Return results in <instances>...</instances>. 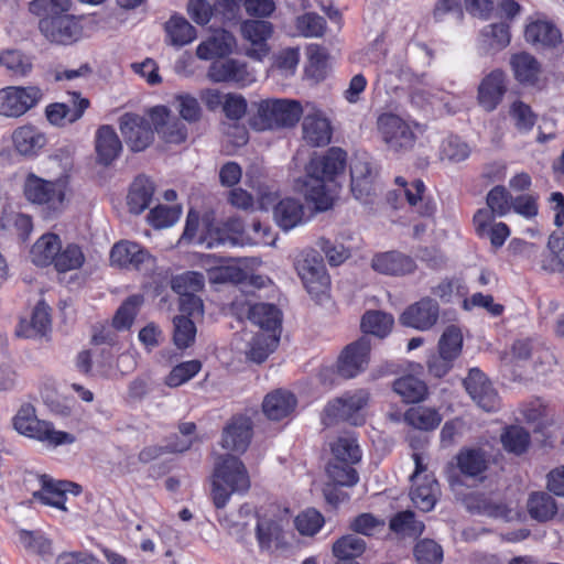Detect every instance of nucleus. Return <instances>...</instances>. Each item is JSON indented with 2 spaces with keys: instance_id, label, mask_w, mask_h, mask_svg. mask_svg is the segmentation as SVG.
Segmentation results:
<instances>
[{
  "instance_id": "obj_1",
  "label": "nucleus",
  "mask_w": 564,
  "mask_h": 564,
  "mask_svg": "<svg viewBox=\"0 0 564 564\" xmlns=\"http://www.w3.org/2000/svg\"><path fill=\"white\" fill-rule=\"evenodd\" d=\"M345 165L346 153L339 148H332L326 154L312 158L306 165V175L296 182V187L316 212L333 207L340 188L338 178Z\"/></svg>"
},
{
  "instance_id": "obj_2",
  "label": "nucleus",
  "mask_w": 564,
  "mask_h": 564,
  "mask_svg": "<svg viewBox=\"0 0 564 564\" xmlns=\"http://www.w3.org/2000/svg\"><path fill=\"white\" fill-rule=\"evenodd\" d=\"M47 163L57 165L59 170L56 173H51V170H47L44 175L34 171L26 172L22 184V193L30 204L42 207L51 215H58L65 210L68 204L70 175L61 165L57 158H48Z\"/></svg>"
},
{
  "instance_id": "obj_3",
  "label": "nucleus",
  "mask_w": 564,
  "mask_h": 564,
  "mask_svg": "<svg viewBox=\"0 0 564 564\" xmlns=\"http://www.w3.org/2000/svg\"><path fill=\"white\" fill-rule=\"evenodd\" d=\"M250 477L245 464L237 457L225 455L215 464L212 476V499L216 508H224L232 494H245Z\"/></svg>"
},
{
  "instance_id": "obj_4",
  "label": "nucleus",
  "mask_w": 564,
  "mask_h": 564,
  "mask_svg": "<svg viewBox=\"0 0 564 564\" xmlns=\"http://www.w3.org/2000/svg\"><path fill=\"white\" fill-rule=\"evenodd\" d=\"M256 107L250 124L258 131L294 127L303 113L301 104L291 99L261 100Z\"/></svg>"
},
{
  "instance_id": "obj_5",
  "label": "nucleus",
  "mask_w": 564,
  "mask_h": 564,
  "mask_svg": "<svg viewBox=\"0 0 564 564\" xmlns=\"http://www.w3.org/2000/svg\"><path fill=\"white\" fill-rule=\"evenodd\" d=\"M13 426L18 433L50 446L56 447L75 442L73 434L55 430L52 423L39 420L34 408L30 404L20 408L13 417Z\"/></svg>"
},
{
  "instance_id": "obj_6",
  "label": "nucleus",
  "mask_w": 564,
  "mask_h": 564,
  "mask_svg": "<svg viewBox=\"0 0 564 564\" xmlns=\"http://www.w3.org/2000/svg\"><path fill=\"white\" fill-rule=\"evenodd\" d=\"M276 198V193L268 187H261L258 192L259 208L267 210L273 207L274 221L282 230L289 231L308 220L304 205L299 198L284 197L279 202Z\"/></svg>"
},
{
  "instance_id": "obj_7",
  "label": "nucleus",
  "mask_w": 564,
  "mask_h": 564,
  "mask_svg": "<svg viewBox=\"0 0 564 564\" xmlns=\"http://www.w3.org/2000/svg\"><path fill=\"white\" fill-rule=\"evenodd\" d=\"M369 399L368 390L358 389L330 401L324 409L323 424L328 426L337 420H344L354 425H361L365 422V410Z\"/></svg>"
},
{
  "instance_id": "obj_8",
  "label": "nucleus",
  "mask_w": 564,
  "mask_h": 564,
  "mask_svg": "<svg viewBox=\"0 0 564 564\" xmlns=\"http://www.w3.org/2000/svg\"><path fill=\"white\" fill-rule=\"evenodd\" d=\"M294 267L308 294L321 301L330 284L322 257L315 250H304L296 257Z\"/></svg>"
},
{
  "instance_id": "obj_9",
  "label": "nucleus",
  "mask_w": 564,
  "mask_h": 564,
  "mask_svg": "<svg viewBox=\"0 0 564 564\" xmlns=\"http://www.w3.org/2000/svg\"><path fill=\"white\" fill-rule=\"evenodd\" d=\"M43 96V90L34 85L0 88V116L18 119L35 108Z\"/></svg>"
},
{
  "instance_id": "obj_10",
  "label": "nucleus",
  "mask_w": 564,
  "mask_h": 564,
  "mask_svg": "<svg viewBox=\"0 0 564 564\" xmlns=\"http://www.w3.org/2000/svg\"><path fill=\"white\" fill-rule=\"evenodd\" d=\"M39 29L50 43L57 45H72L84 35L80 18L69 13L41 19Z\"/></svg>"
},
{
  "instance_id": "obj_11",
  "label": "nucleus",
  "mask_w": 564,
  "mask_h": 564,
  "mask_svg": "<svg viewBox=\"0 0 564 564\" xmlns=\"http://www.w3.org/2000/svg\"><path fill=\"white\" fill-rule=\"evenodd\" d=\"M377 128L382 141L394 152L410 150L415 143L416 137L412 126L397 115H380Z\"/></svg>"
},
{
  "instance_id": "obj_12",
  "label": "nucleus",
  "mask_w": 564,
  "mask_h": 564,
  "mask_svg": "<svg viewBox=\"0 0 564 564\" xmlns=\"http://www.w3.org/2000/svg\"><path fill=\"white\" fill-rule=\"evenodd\" d=\"M302 139L311 147H326L333 137V124L324 110L313 104L303 108Z\"/></svg>"
},
{
  "instance_id": "obj_13",
  "label": "nucleus",
  "mask_w": 564,
  "mask_h": 564,
  "mask_svg": "<svg viewBox=\"0 0 564 564\" xmlns=\"http://www.w3.org/2000/svg\"><path fill=\"white\" fill-rule=\"evenodd\" d=\"M415 470L411 475L412 487L410 498L413 505L420 510L431 511L437 500L440 492L437 481L432 475L425 474L426 467L420 454H413Z\"/></svg>"
},
{
  "instance_id": "obj_14",
  "label": "nucleus",
  "mask_w": 564,
  "mask_h": 564,
  "mask_svg": "<svg viewBox=\"0 0 564 564\" xmlns=\"http://www.w3.org/2000/svg\"><path fill=\"white\" fill-rule=\"evenodd\" d=\"M195 242L212 249L219 246H245L250 243V239L245 236L242 221L230 218L221 225L208 224L204 235Z\"/></svg>"
},
{
  "instance_id": "obj_15",
  "label": "nucleus",
  "mask_w": 564,
  "mask_h": 564,
  "mask_svg": "<svg viewBox=\"0 0 564 564\" xmlns=\"http://www.w3.org/2000/svg\"><path fill=\"white\" fill-rule=\"evenodd\" d=\"M110 260L113 265L127 270L150 271L155 265V258L145 248L129 240L113 245Z\"/></svg>"
},
{
  "instance_id": "obj_16",
  "label": "nucleus",
  "mask_w": 564,
  "mask_h": 564,
  "mask_svg": "<svg viewBox=\"0 0 564 564\" xmlns=\"http://www.w3.org/2000/svg\"><path fill=\"white\" fill-rule=\"evenodd\" d=\"M206 76L213 83H230L238 87H247L257 79L247 63L236 58L213 62Z\"/></svg>"
},
{
  "instance_id": "obj_17",
  "label": "nucleus",
  "mask_w": 564,
  "mask_h": 564,
  "mask_svg": "<svg viewBox=\"0 0 564 564\" xmlns=\"http://www.w3.org/2000/svg\"><path fill=\"white\" fill-rule=\"evenodd\" d=\"M147 116L154 131L165 143L180 144L187 139L186 126L166 106H154L147 111Z\"/></svg>"
},
{
  "instance_id": "obj_18",
  "label": "nucleus",
  "mask_w": 564,
  "mask_h": 564,
  "mask_svg": "<svg viewBox=\"0 0 564 564\" xmlns=\"http://www.w3.org/2000/svg\"><path fill=\"white\" fill-rule=\"evenodd\" d=\"M10 140L14 153L24 159L37 158L48 143L47 134L33 123H24L14 128Z\"/></svg>"
},
{
  "instance_id": "obj_19",
  "label": "nucleus",
  "mask_w": 564,
  "mask_h": 564,
  "mask_svg": "<svg viewBox=\"0 0 564 564\" xmlns=\"http://www.w3.org/2000/svg\"><path fill=\"white\" fill-rule=\"evenodd\" d=\"M285 521L276 514L261 513L257 517L256 540L260 552L272 553L285 544Z\"/></svg>"
},
{
  "instance_id": "obj_20",
  "label": "nucleus",
  "mask_w": 564,
  "mask_h": 564,
  "mask_svg": "<svg viewBox=\"0 0 564 564\" xmlns=\"http://www.w3.org/2000/svg\"><path fill=\"white\" fill-rule=\"evenodd\" d=\"M151 126L150 120L133 113H124L119 121L124 141L135 152L143 151L153 142L155 131Z\"/></svg>"
},
{
  "instance_id": "obj_21",
  "label": "nucleus",
  "mask_w": 564,
  "mask_h": 564,
  "mask_svg": "<svg viewBox=\"0 0 564 564\" xmlns=\"http://www.w3.org/2000/svg\"><path fill=\"white\" fill-rule=\"evenodd\" d=\"M351 193L362 204H371L377 195L375 174L366 156H355L350 163Z\"/></svg>"
},
{
  "instance_id": "obj_22",
  "label": "nucleus",
  "mask_w": 564,
  "mask_h": 564,
  "mask_svg": "<svg viewBox=\"0 0 564 564\" xmlns=\"http://www.w3.org/2000/svg\"><path fill=\"white\" fill-rule=\"evenodd\" d=\"M40 488L34 490L32 496L43 505L51 506L61 510H66V494L78 495L80 486L70 481H55L46 475L37 477Z\"/></svg>"
},
{
  "instance_id": "obj_23",
  "label": "nucleus",
  "mask_w": 564,
  "mask_h": 564,
  "mask_svg": "<svg viewBox=\"0 0 564 564\" xmlns=\"http://www.w3.org/2000/svg\"><path fill=\"white\" fill-rule=\"evenodd\" d=\"M507 93V75L501 69L488 73L477 88V102L486 112L495 111Z\"/></svg>"
},
{
  "instance_id": "obj_24",
  "label": "nucleus",
  "mask_w": 564,
  "mask_h": 564,
  "mask_svg": "<svg viewBox=\"0 0 564 564\" xmlns=\"http://www.w3.org/2000/svg\"><path fill=\"white\" fill-rule=\"evenodd\" d=\"M369 354L370 341L367 337H361L349 344L338 358V373L346 379L356 377L368 366Z\"/></svg>"
},
{
  "instance_id": "obj_25",
  "label": "nucleus",
  "mask_w": 564,
  "mask_h": 564,
  "mask_svg": "<svg viewBox=\"0 0 564 564\" xmlns=\"http://www.w3.org/2000/svg\"><path fill=\"white\" fill-rule=\"evenodd\" d=\"M69 97V105L54 102L45 107V117L52 126L65 127L72 124L79 120L89 107V100L82 97L78 93H70Z\"/></svg>"
},
{
  "instance_id": "obj_26",
  "label": "nucleus",
  "mask_w": 564,
  "mask_h": 564,
  "mask_svg": "<svg viewBox=\"0 0 564 564\" xmlns=\"http://www.w3.org/2000/svg\"><path fill=\"white\" fill-rule=\"evenodd\" d=\"M464 386L470 398L484 411L491 412L499 408L500 400L496 390L479 369H470Z\"/></svg>"
},
{
  "instance_id": "obj_27",
  "label": "nucleus",
  "mask_w": 564,
  "mask_h": 564,
  "mask_svg": "<svg viewBox=\"0 0 564 564\" xmlns=\"http://www.w3.org/2000/svg\"><path fill=\"white\" fill-rule=\"evenodd\" d=\"M438 304L431 299L410 305L400 316V323L417 330L431 329L438 319Z\"/></svg>"
},
{
  "instance_id": "obj_28",
  "label": "nucleus",
  "mask_w": 564,
  "mask_h": 564,
  "mask_svg": "<svg viewBox=\"0 0 564 564\" xmlns=\"http://www.w3.org/2000/svg\"><path fill=\"white\" fill-rule=\"evenodd\" d=\"M371 268L379 274L399 276L412 273L416 265L414 260L406 254L387 251L372 257Z\"/></svg>"
},
{
  "instance_id": "obj_29",
  "label": "nucleus",
  "mask_w": 564,
  "mask_h": 564,
  "mask_svg": "<svg viewBox=\"0 0 564 564\" xmlns=\"http://www.w3.org/2000/svg\"><path fill=\"white\" fill-rule=\"evenodd\" d=\"M235 47V36L225 29H218L197 45L196 56L203 61L221 58L231 54Z\"/></svg>"
},
{
  "instance_id": "obj_30",
  "label": "nucleus",
  "mask_w": 564,
  "mask_h": 564,
  "mask_svg": "<svg viewBox=\"0 0 564 564\" xmlns=\"http://www.w3.org/2000/svg\"><path fill=\"white\" fill-rule=\"evenodd\" d=\"M273 32L272 24L263 20H249L241 25L243 39L253 46L248 51L250 57L262 59L269 52L268 39Z\"/></svg>"
},
{
  "instance_id": "obj_31",
  "label": "nucleus",
  "mask_w": 564,
  "mask_h": 564,
  "mask_svg": "<svg viewBox=\"0 0 564 564\" xmlns=\"http://www.w3.org/2000/svg\"><path fill=\"white\" fill-rule=\"evenodd\" d=\"M252 437V423L246 416H236L224 429L221 446L225 449L243 453Z\"/></svg>"
},
{
  "instance_id": "obj_32",
  "label": "nucleus",
  "mask_w": 564,
  "mask_h": 564,
  "mask_svg": "<svg viewBox=\"0 0 564 564\" xmlns=\"http://www.w3.org/2000/svg\"><path fill=\"white\" fill-rule=\"evenodd\" d=\"M527 42L543 47H556L562 42V34L555 24L546 19L530 21L524 30Z\"/></svg>"
},
{
  "instance_id": "obj_33",
  "label": "nucleus",
  "mask_w": 564,
  "mask_h": 564,
  "mask_svg": "<svg viewBox=\"0 0 564 564\" xmlns=\"http://www.w3.org/2000/svg\"><path fill=\"white\" fill-rule=\"evenodd\" d=\"M95 148L98 161L108 165L118 158L122 144L112 127L101 126L96 132Z\"/></svg>"
},
{
  "instance_id": "obj_34",
  "label": "nucleus",
  "mask_w": 564,
  "mask_h": 564,
  "mask_svg": "<svg viewBox=\"0 0 564 564\" xmlns=\"http://www.w3.org/2000/svg\"><path fill=\"white\" fill-rule=\"evenodd\" d=\"M248 319L264 332L281 334V311L273 304L257 303L248 308Z\"/></svg>"
},
{
  "instance_id": "obj_35",
  "label": "nucleus",
  "mask_w": 564,
  "mask_h": 564,
  "mask_svg": "<svg viewBox=\"0 0 564 564\" xmlns=\"http://www.w3.org/2000/svg\"><path fill=\"white\" fill-rule=\"evenodd\" d=\"M395 182L401 186L409 205L414 207L417 214L431 217L435 213L436 206L424 196L425 185L421 180L408 184L402 177H397Z\"/></svg>"
},
{
  "instance_id": "obj_36",
  "label": "nucleus",
  "mask_w": 564,
  "mask_h": 564,
  "mask_svg": "<svg viewBox=\"0 0 564 564\" xmlns=\"http://www.w3.org/2000/svg\"><path fill=\"white\" fill-rule=\"evenodd\" d=\"M530 358L533 360L535 367L538 364L547 366L554 364V357L549 349L531 339L517 340L511 348L510 361H525Z\"/></svg>"
},
{
  "instance_id": "obj_37",
  "label": "nucleus",
  "mask_w": 564,
  "mask_h": 564,
  "mask_svg": "<svg viewBox=\"0 0 564 564\" xmlns=\"http://www.w3.org/2000/svg\"><path fill=\"white\" fill-rule=\"evenodd\" d=\"M61 239L56 234L46 232L42 235L31 248V261L39 267L54 264L58 251H61Z\"/></svg>"
},
{
  "instance_id": "obj_38",
  "label": "nucleus",
  "mask_w": 564,
  "mask_h": 564,
  "mask_svg": "<svg viewBox=\"0 0 564 564\" xmlns=\"http://www.w3.org/2000/svg\"><path fill=\"white\" fill-rule=\"evenodd\" d=\"M296 405L295 397L283 390L269 393L262 403L264 414L274 421H280L293 412Z\"/></svg>"
},
{
  "instance_id": "obj_39",
  "label": "nucleus",
  "mask_w": 564,
  "mask_h": 564,
  "mask_svg": "<svg viewBox=\"0 0 564 564\" xmlns=\"http://www.w3.org/2000/svg\"><path fill=\"white\" fill-rule=\"evenodd\" d=\"M510 66L516 80L523 85H534L541 72L539 62L527 52L511 55Z\"/></svg>"
},
{
  "instance_id": "obj_40",
  "label": "nucleus",
  "mask_w": 564,
  "mask_h": 564,
  "mask_svg": "<svg viewBox=\"0 0 564 564\" xmlns=\"http://www.w3.org/2000/svg\"><path fill=\"white\" fill-rule=\"evenodd\" d=\"M164 30L166 41L176 47L185 46L192 43L196 36V29L180 14H173L165 22Z\"/></svg>"
},
{
  "instance_id": "obj_41",
  "label": "nucleus",
  "mask_w": 564,
  "mask_h": 564,
  "mask_svg": "<svg viewBox=\"0 0 564 564\" xmlns=\"http://www.w3.org/2000/svg\"><path fill=\"white\" fill-rule=\"evenodd\" d=\"M280 340V333L259 330L248 339L247 357L254 362L264 361L274 351Z\"/></svg>"
},
{
  "instance_id": "obj_42",
  "label": "nucleus",
  "mask_w": 564,
  "mask_h": 564,
  "mask_svg": "<svg viewBox=\"0 0 564 564\" xmlns=\"http://www.w3.org/2000/svg\"><path fill=\"white\" fill-rule=\"evenodd\" d=\"M51 329L50 308L44 303H39L30 321H22L17 329V335L21 337L44 336Z\"/></svg>"
},
{
  "instance_id": "obj_43",
  "label": "nucleus",
  "mask_w": 564,
  "mask_h": 564,
  "mask_svg": "<svg viewBox=\"0 0 564 564\" xmlns=\"http://www.w3.org/2000/svg\"><path fill=\"white\" fill-rule=\"evenodd\" d=\"M460 473L470 478L482 479L488 467V459L480 449L464 448L456 456Z\"/></svg>"
},
{
  "instance_id": "obj_44",
  "label": "nucleus",
  "mask_w": 564,
  "mask_h": 564,
  "mask_svg": "<svg viewBox=\"0 0 564 564\" xmlns=\"http://www.w3.org/2000/svg\"><path fill=\"white\" fill-rule=\"evenodd\" d=\"M154 194L153 182L145 177H137L130 186L128 194V207L133 214H141L147 209L152 200Z\"/></svg>"
},
{
  "instance_id": "obj_45",
  "label": "nucleus",
  "mask_w": 564,
  "mask_h": 564,
  "mask_svg": "<svg viewBox=\"0 0 564 564\" xmlns=\"http://www.w3.org/2000/svg\"><path fill=\"white\" fill-rule=\"evenodd\" d=\"M480 41L488 51H502L511 41L509 24L499 22L486 25L480 32Z\"/></svg>"
},
{
  "instance_id": "obj_46",
  "label": "nucleus",
  "mask_w": 564,
  "mask_h": 564,
  "mask_svg": "<svg viewBox=\"0 0 564 564\" xmlns=\"http://www.w3.org/2000/svg\"><path fill=\"white\" fill-rule=\"evenodd\" d=\"M0 66L17 77L28 76L32 68V57L20 50H3L0 52Z\"/></svg>"
},
{
  "instance_id": "obj_47",
  "label": "nucleus",
  "mask_w": 564,
  "mask_h": 564,
  "mask_svg": "<svg viewBox=\"0 0 564 564\" xmlns=\"http://www.w3.org/2000/svg\"><path fill=\"white\" fill-rule=\"evenodd\" d=\"M394 324L393 316L381 311L366 312L361 319V329L379 338L386 337Z\"/></svg>"
},
{
  "instance_id": "obj_48",
  "label": "nucleus",
  "mask_w": 564,
  "mask_h": 564,
  "mask_svg": "<svg viewBox=\"0 0 564 564\" xmlns=\"http://www.w3.org/2000/svg\"><path fill=\"white\" fill-rule=\"evenodd\" d=\"M508 115L512 120L516 129L520 133L530 132L533 129L538 118L531 106L521 99H514L510 102Z\"/></svg>"
},
{
  "instance_id": "obj_49",
  "label": "nucleus",
  "mask_w": 564,
  "mask_h": 564,
  "mask_svg": "<svg viewBox=\"0 0 564 564\" xmlns=\"http://www.w3.org/2000/svg\"><path fill=\"white\" fill-rule=\"evenodd\" d=\"M366 551V542L364 539L347 534L337 539L332 546V553L337 560H355Z\"/></svg>"
},
{
  "instance_id": "obj_50",
  "label": "nucleus",
  "mask_w": 564,
  "mask_h": 564,
  "mask_svg": "<svg viewBox=\"0 0 564 564\" xmlns=\"http://www.w3.org/2000/svg\"><path fill=\"white\" fill-rule=\"evenodd\" d=\"M18 540L24 550L42 557H50L53 554L52 542L40 531H18Z\"/></svg>"
},
{
  "instance_id": "obj_51",
  "label": "nucleus",
  "mask_w": 564,
  "mask_h": 564,
  "mask_svg": "<svg viewBox=\"0 0 564 564\" xmlns=\"http://www.w3.org/2000/svg\"><path fill=\"white\" fill-rule=\"evenodd\" d=\"M335 460L344 464H356L361 459V449L355 436L347 434L339 436L332 445Z\"/></svg>"
},
{
  "instance_id": "obj_52",
  "label": "nucleus",
  "mask_w": 564,
  "mask_h": 564,
  "mask_svg": "<svg viewBox=\"0 0 564 564\" xmlns=\"http://www.w3.org/2000/svg\"><path fill=\"white\" fill-rule=\"evenodd\" d=\"M393 389L408 403L422 401L427 391L426 384L413 376L399 378Z\"/></svg>"
},
{
  "instance_id": "obj_53",
  "label": "nucleus",
  "mask_w": 564,
  "mask_h": 564,
  "mask_svg": "<svg viewBox=\"0 0 564 564\" xmlns=\"http://www.w3.org/2000/svg\"><path fill=\"white\" fill-rule=\"evenodd\" d=\"M296 34L303 37H322L326 30V21L315 12H305L295 18Z\"/></svg>"
},
{
  "instance_id": "obj_54",
  "label": "nucleus",
  "mask_w": 564,
  "mask_h": 564,
  "mask_svg": "<svg viewBox=\"0 0 564 564\" xmlns=\"http://www.w3.org/2000/svg\"><path fill=\"white\" fill-rule=\"evenodd\" d=\"M405 421L415 429L429 431L438 426L442 417L434 409L415 406L405 412Z\"/></svg>"
},
{
  "instance_id": "obj_55",
  "label": "nucleus",
  "mask_w": 564,
  "mask_h": 564,
  "mask_svg": "<svg viewBox=\"0 0 564 564\" xmlns=\"http://www.w3.org/2000/svg\"><path fill=\"white\" fill-rule=\"evenodd\" d=\"M528 510L532 518L538 521H546L556 513L554 499L546 492H534L528 500Z\"/></svg>"
},
{
  "instance_id": "obj_56",
  "label": "nucleus",
  "mask_w": 564,
  "mask_h": 564,
  "mask_svg": "<svg viewBox=\"0 0 564 564\" xmlns=\"http://www.w3.org/2000/svg\"><path fill=\"white\" fill-rule=\"evenodd\" d=\"M173 343L178 349L191 347L196 338V326L191 317L180 315L173 318Z\"/></svg>"
},
{
  "instance_id": "obj_57",
  "label": "nucleus",
  "mask_w": 564,
  "mask_h": 564,
  "mask_svg": "<svg viewBox=\"0 0 564 564\" xmlns=\"http://www.w3.org/2000/svg\"><path fill=\"white\" fill-rule=\"evenodd\" d=\"M547 247L550 256L543 260L542 268L564 274V232H553L549 238Z\"/></svg>"
},
{
  "instance_id": "obj_58",
  "label": "nucleus",
  "mask_w": 564,
  "mask_h": 564,
  "mask_svg": "<svg viewBox=\"0 0 564 564\" xmlns=\"http://www.w3.org/2000/svg\"><path fill=\"white\" fill-rule=\"evenodd\" d=\"M143 303V296L134 294L129 296L118 308L112 319V326L117 330H126L131 327L139 307Z\"/></svg>"
},
{
  "instance_id": "obj_59",
  "label": "nucleus",
  "mask_w": 564,
  "mask_h": 564,
  "mask_svg": "<svg viewBox=\"0 0 564 564\" xmlns=\"http://www.w3.org/2000/svg\"><path fill=\"white\" fill-rule=\"evenodd\" d=\"M390 529L402 536L415 538L422 534L424 524L415 519L412 511H402L392 517L390 520Z\"/></svg>"
},
{
  "instance_id": "obj_60",
  "label": "nucleus",
  "mask_w": 564,
  "mask_h": 564,
  "mask_svg": "<svg viewBox=\"0 0 564 564\" xmlns=\"http://www.w3.org/2000/svg\"><path fill=\"white\" fill-rule=\"evenodd\" d=\"M306 55V74L316 80L324 78L328 63V54L326 50L318 44H311L307 46Z\"/></svg>"
},
{
  "instance_id": "obj_61",
  "label": "nucleus",
  "mask_w": 564,
  "mask_h": 564,
  "mask_svg": "<svg viewBox=\"0 0 564 564\" xmlns=\"http://www.w3.org/2000/svg\"><path fill=\"white\" fill-rule=\"evenodd\" d=\"M85 262V256L79 246L69 243L65 248L61 247V251L54 262V268L58 272H68L79 269Z\"/></svg>"
},
{
  "instance_id": "obj_62",
  "label": "nucleus",
  "mask_w": 564,
  "mask_h": 564,
  "mask_svg": "<svg viewBox=\"0 0 564 564\" xmlns=\"http://www.w3.org/2000/svg\"><path fill=\"white\" fill-rule=\"evenodd\" d=\"M202 369L199 360L193 359L181 362L172 368L165 377V384L170 388L180 387L194 378Z\"/></svg>"
},
{
  "instance_id": "obj_63",
  "label": "nucleus",
  "mask_w": 564,
  "mask_h": 564,
  "mask_svg": "<svg viewBox=\"0 0 564 564\" xmlns=\"http://www.w3.org/2000/svg\"><path fill=\"white\" fill-rule=\"evenodd\" d=\"M462 347L463 334L459 327L455 325L447 326L438 340L440 354H445L446 356L456 359L462 352Z\"/></svg>"
},
{
  "instance_id": "obj_64",
  "label": "nucleus",
  "mask_w": 564,
  "mask_h": 564,
  "mask_svg": "<svg viewBox=\"0 0 564 564\" xmlns=\"http://www.w3.org/2000/svg\"><path fill=\"white\" fill-rule=\"evenodd\" d=\"M181 214L180 206L159 205L150 210L148 220L152 227L162 229L173 226L180 219Z\"/></svg>"
}]
</instances>
